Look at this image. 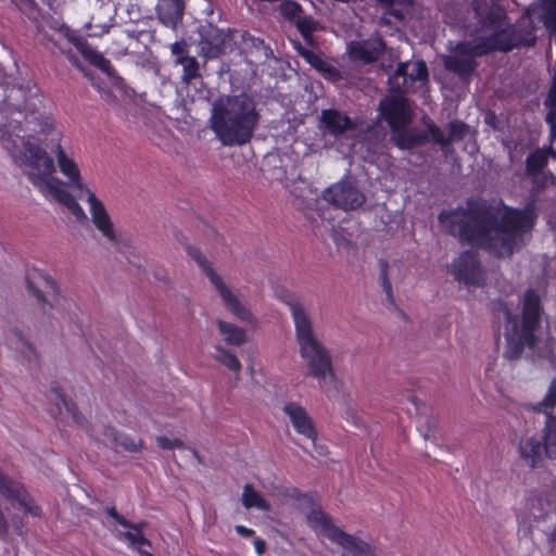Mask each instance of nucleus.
Instances as JSON below:
<instances>
[{
	"label": "nucleus",
	"instance_id": "c756f323",
	"mask_svg": "<svg viewBox=\"0 0 556 556\" xmlns=\"http://www.w3.org/2000/svg\"><path fill=\"white\" fill-rule=\"evenodd\" d=\"M531 505L533 509L539 511L540 516L556 511V488L554 486L553 490L548 492H540L532 498Z\"/></svg>",
	"mask_w": 556,
	"mask_h": 556
},
{
	"label": "nucleus",
	"instance_id": "4d7b16f0",
	"mask_svg": "<svg viewBox=\"0 0 556 556\" xmlns=\"http://www.w3.org/2000/svg\"><path fill=\"white\" fill-rule=\"evenodd\" d=\"M429 130L431 132L432 139H435V140L444 139L443 132L435 125H433V124L429 125Z\"/></svg>",
	"mask_w": 556,
	"mask_h": 556
},
{
	"label": "nucleus",
	"instance_id": "6e6d98bb",
	"mask_svg": "<svg viewBox=\"0 0 556 556\" xmlns=\"http://www.w3.org/2000/svg\"><path fill=\"white\" fill-rule=\"evenodd\" d=\"M440 146L441 151L447 156L452 153V142L453 141H434Z\"/></svg>",
	"mask_w": 556,
	"mask_h": 556
},
{
	"label": "nucleus",
	"instance_id": "a878e982",
	"mask_svg": "<svg viewBox=\"0 0 556 556\" xmlns=\"http://www.w3.org/2000/svg\"><path fill=\"white\" fill-rule=\"evenodd\" d=\"M184 2L182 0H161L159 4V16L165 25H176L182 17Z\"/></svg>",
	"mask_w": 556,
	"mask_h": 556
},
{
	"label": "nucleus",
	"instance_id": "864d4df0",
	"mask_svg": "<svg viewBox=\"0 0 556 556\" xmlns=\"http://www.w3.org/2000/svg\"><path fill=\"white\" fill-rule=\"evenodd\" d=\"M235 530L238 534L244 536V538H250L254 534V531L252 529H249L244 526H241V525H238L235 527Z\"/></svg>",
	"mask_w": 556,
	"mask_h": 556
},
{
	"label": "nucleus",
	"instance_id": "7c9ffc66",
	"mask_svg": "<svg viewBox=\"0 0 556 556\" xmlns=\"http://www.w3.org/2000/svg\"><path fill=\"white\" fill-rule=\"evenodd\" d=\"M176 65L182 66L181 83L190 85L194 79L201 76L200 65L194 56H181L175 60Z\"/></svg>",
	"mask_w": 556,
	"mask_h": 556
},
{
	"label": "nucleus",
	"instance_id": "f257e3e1",
	"mask_svg": "<svg viewBox=\"0 0 556 556\" xmlns=\"http://www.w3.org/2000/svg\"><path fill=\"white\" fill-rule=\"evenodd\" d=\"M438 222L459 243L509 257L525 245L523 236L533 227L534 218L529 210L498 208L486 202L468 201L466 208L443 210Z\"/></svg>",
	"mask_w": 556,
	"mask_h": 556
},
{
	"label": "nucleus",
	"instance_id": "4c0bfd02",
	"mask_svg": "<svg viewBox=\"0 0 556 556\" xmlns=\"http://www.w3.org/2000/svg\"><path fill=\"white\" fill-rule=\"evenodd\" d=\"M295 25L303 38L307 41L311 40L312 33L316 30L317 23L311 16H300L295 20Z\"/></svg>",
	"mask_w": 556,
	"mask_h": 556
},
{
	"label": "nucleus",
	"instance_id": "bb28decb",
	"mask_svg": "<svg viewBox=\"0 0 556 556\" xmlns=\"http://www.w3.org/2000/svg\"><path fill=\"white\" fill-rule=\"evenodd\" d=\"M216 324L227 344L239 346L245 342V331L242 328L222 319H217Z\"/></svg>",
	"mask_w": 556,
	"mask_h": 556
},
{
	"label": "nucleus",
	"instance_id": "9d476101",
	"mask_svg": "<svg viewBox=\"0 0 556 556\" xmlns=\"http://www.w3.org/2000/svg\"><path fill=\"white\" fill-rule=\"evenodd\" d=\"M186 252L205 273L211 283L215 287L216 291L220 295L226 308L231 312L238 319L242 321H251L253 319L251 312L224 282L223 278L217 273H215L204 254L197 247L191 244H186Z\"/></svg>",
	"mask_w": 556,
	"mask_h": 556
},
{
	"label": "nucleus",
	"instance_id": "f3484780",
	"mask_svg": "<svg viewBox=\"0 0 556 556\" xmlns=\"http://www.w3.org/2000/svg\"><path fill=\"white\" fill-rule=\"evenodd\" d=\"M518 453L527 466L536 468L547 456V445L535 435H526L519 441Z\"/></svg>",
	"mask_w": 556,
	"mask_h": 556
},
{
	"label": "nucleus",
	"instance_id": "09e8293b",
	"mask_svg": "<svg viewBox=\"0 0 556 556\" xmlns=\"http://www.w3.org/2000/svg\"><path fill=\"white\" fill-rule=\"evenodd\" d=\"M105 513L110 517H112L122 527H125V525H127V519H125L122 515H119L114 506L106 507Z\"/></svg>",
	"mask_w": 556,
	"mask_h": 556
},
{
	"label": "nucleus",
	"instance_id": "13d9d810",
	"mask_svg": "<svg viewBox=\"0 0 556 556\" xmlns=\"http://www.w3.org/2000/svg\"><path fill=\"white\" fill-rule=\"evenodd\" d=\"M401 150L412 149L420 141H393Z\"/></svg>",
	"mask_w": 556,
	"mask_h": 556
},
{
	"label": "nucleus",
	"instance_id": "9b49d317",
	"mask_svg": "<svg viewBox=\"0 0 556 556\" xmlns=\"http://www.w3.org/2000/svg\"><path fill=\"white\" fill-rule=\"evenodd\" d=\"M454 279L467 288L482 287L485 283V273L475 250H466L448 266Z\"/></svg>",
	"mask_w": 556,
	"mask_h": 556
},
{
	"label": "nucleus",
	"instance_id": "b1692460",
	"mask_svg": "<svg viewBox=\"0 0 556 556\" xmlns=\"http://www.w3.org/2000/svg\"><path fill=\"white\" fill-rule=\"evenodd\" d=\"M526 163L527 173L532 177L534 184L539 187L545 186L546 181L543 175V169L547 163L546 152L542 149H538L528 155Z\"/></svg>",
	"mask_w": 556,
	"mask_h": 556
},
{
	"label": "nucleus",
	"instance_id": "052dcab7",
	"mask_svg": "<svg viewBox=\"0 0 556 556\" xmlns=\"http://www.w3.org/2000/svg\"><path fill=\"white\" fill-rule=\"evenodd\" d=\"M380 5L384 8L392 7L395 0H376Z\"/></svg>",
	"mask_w": 556,
	"mask_h": 556
},
{
	"label": "nucleus",
	"instance_id": "20e7f679",
	"mask_svg": "<svg viewBox=\"0 0 556 556\" xmlns=\"http://www.w3.org/2000/svg\"><path fill=\"white\" fill-rule=\"evenodd\" d=\"M208 122L219 139H251L258 113L254 100L244 92L222 96L212 103Z\"/></svg>",
	"mask_w": 556,
	"mask_h": 556
},
{
	"label": "nucleus",
	"instance_id": "4be33fe9",
	"mask_svg": "<svg viewBox=\"0 0 556 556\" xmlns=\"http://www.w3.org/2000/svg\"><path fill=\"white\" fill-rule=\"evenodd\" d=\"M102 435L104 437V443L111 447H122L129 453H137L143 448L141 440L136 441L111 426L103 427Z\"/></svg>",
	"mask_w": 556,
	"mask_h": 556
},
{
	"label": "nucleus",
	"instance_id": "a19ab883",
	"mask_svg": "<svg viewBox=\"0 0 556 556\" xmlns=\"http://www.w3.org/2000/svg\"><path fill=\"white\" fill-rule=\"evenodd\" d=\"M450 138L448 139H463L468 136H472L469 126L459 121H453L448 124Z\"/></svg>",
	"mask_w": 556,
	"mask_h": 556
},
{
	"label": "nucleus",
	"instance_id": "dca6fc26",
	"mask_svg": "<svg viewBox=\"0 0 556 556\" xmlns=\"http://www.w3.org/2000/svg\"><path fill=\"white\" fill-rule=\"evenodd\" d=\"M84 192L87 193V201L90 206V215L93 225L104 237H106L112 243L116 244L117 238L114 227L103 203L90 189H86Z\"/></svg>",
	"mask_w": 556,
	"mask_h": 556
},
{
	"label": "nucleus",
	"instance_id": "49530a36",
	"mask_svg": "<svg viewBox=\"0 0 556 556\" xmlns=\"http://www.w3.org/2000/svg\"><path fill=\"white\" fill-rule=\"evenodd\" d=\"M206 43H207L206 41H203V45H206ZM222 45H223V40L220 39L215 43H210L207 48L205 46H203L202 47L203 54L206 58H216L220 52Z\"/></svg>",
	"mask_w": 556,
	"mask_h": 556
},
{
	"label": "nucleus",
	"instance_id": "f8f14e48",
	"mask_svg": "<svg viewBox=\"0 0 556 556\" xmlns=\"http://www.w3.org/2000/svg\"><path fill=\"white\" fill-rule=\"evenodd\" d=\"M428 80V70L424 61H406L399 63L395 72L389 77L390 89L393 92L415 90L417 84Z\"/></svg>",
	"mask_w": 556,
	"mask_h": 556
},
{
	"label": "nucleus",
	"instance_id": "cd10ccee",
	"mask_svg": "<svg viewBox=\"0 0 556 556\" xmlns=\"http://www.w3.org/2000/svg\"><path fill=\"white\" fill-rule=\"evenodd\" d=\"M491 309L494 314V317L500 321L505 324V329L511 328L514 332L518 330V318L516 315L511 313L508 308L507 304L502 300H493L491 302Z\"/></svg>",
	"mask_w": 556,
	"mask_h": 556
},
{
	"label": "nucleus",
	"instance_id": "e2e57ef3",
	"mask_svg": "<svg viewBox=\"0 0 556 556\" xmlns=\"http://www.w3.org/2000/svg\"><path fill=\"white\" fill-rule=\"evenodd\" d=\"M222 142H223L224 146H232L233 143L243 144L247 141H228V140H225V141H222Z\"/></svg>",
	"mask_w": 556,
	"mask_h": 556
},
{
	"label": "nucleus",
	"instance_id": "603ef678",
	"mask_svg": "<svg viewBox=\"0 0 556 556\" xmlns=\"http://www.w3.org/2000/svg\"><path fill=\"white\" fill-rule=\"evenodd\" d=\"M13 333H14V334H15V337L18 339V341L23 343V345H24L25 348H27V349H28V350H30V351H33V350H34L33 344H31L28 340H26V339H25V337H24L23 332H22L20 329L15 328V329L13 330Z\"/></svg>",
	"mask_w": 556,
	"mask_h": 556
},
{
	"label": "nucleus",
	"instance_id": "ea45409f",
	"mask_svg": "<svg viewBox=\"0 0 556 556\" xmlns=\"http://www.w3.org/2000/svg\"><path fill=\"white\" fill-rule=\"evenodd\" d=\"M84 53L93 65L99 67L102 72L110 74V72L112 71V64L101 53L93 50H86L84 51Z\"/></svg>",
	"mask_w": 556,
	"mask_h": 556
},
{
	"label": "nucleus",
	"instance_id": "39448f33",
	"mask_svg": "<svg viewBox=\"0 0 556 556\" xmlns=\"http://www.w3.org/2000/svg\"><path fill=\"white\" fill-rule=\"evenodd\" d=\"M283 302L289 307L293 318L299 353L307 365L306 376L314 377L319 382L327 377L333 379L331 355L315 337L313 323L303 304L293 295H288L283 299Z\"/></svg>",
	"mask_w": 556,
	"mask_h": 556
},
{
	"label": "nucleus",
	"instance_id": "f03ea898",
	"mask_svg": "<svg viewBox=\"0 0 556 556\" xmlns=\"http://www.w3.org/2000/svg\"><path fill=\"white\" fill-rule=\"evenodd\" d=\"M472 7L480 17V27L473 39L457 43L442 58L444 67L464 83H468L476 73L477 56L497 50L507 52L518 46H532L535 42L532 26L526 30L516 29L506 22L502 10L490 8L484 0H475Z\"/></svg>",
	"mask_w": 556,
	"mask_h": 556
},
{
	"label": "nucleus",
	"instance_id": "0eeeda50",
	"mask_svg": "<svg viewBox=\"0 0 556 556\" xmlns=\"http://www.w3.org/2000/svg\"><path fill=\"white\" fill-rule=\"evenodd\" d=\"M264 179L270 186L280 185L295 199H304L311 186L296 167L295 160L288 153L274 150L264 155L260 167Z\"/></svg>",
	"mask_w": 556,
	"mask_h": 556
},
{
	"label": "nucleus",
	"instance_id": "5fc2aeb1",
	"mask_svg": "<svg viewBox=\"0 0 556 556\" xmlns=\"http://www.w3.org/2000/svg\"><path fill=\"white\" fill-rule=\"evenodd\" d=\"M254 547L257 555L262 556L266 551V542L262 539H256L254 540Z\"/></svg>",
	"mask_w": 556,
	"mask_h": 556
},
{
	"label": "nucleus",
	"instance_id": "393cba45",
	"mask_svg": "<svg viewBox=\"0 0 556 556\" xmlns=\"http://www.w3.org/2000/svg\"><path fill=\"white\" fill-rule=\"evenodd\" d=\"M538 18L543 23L549 37L556 40V0H540Z\"/></svg>",
	"mask_w": 556,
	"mask_h": 556
},
{
	"label": "nucleus",
	"instance_id": "a18cd8bd",
	"mask_svg": "<svg viewBox=\"0 0 556 556\" xmlns=\"http://www.w3.org/2000/svg\"><path fill=\"white\" fill-rule=\"evenodd\" d=\"M426 431L424 433L425 440H437L435 431L438 428V420L432 416H428L425 421Z\"/></svg>",
	"mask_w": 556,
	"mask_h": 556
},
{
	"label": "nucleus",
	"instance_id": "4468645a",
	"mask_svg": "<svg viewBox=\"0 0 556 556\" xmlns=\"http://www.w3.org/2000/svg\"><path fill=\"white\" fill-rule=\"evenodd\" d=\"M323 199L343 211L359 208L366 201L365 194L351 180H341L323 192Z\"/></svg>",
	"mask_w": 556,
	"mask_h": 556
},
{
	"label": "nucleus",
	"instance_id": "c03bdc74",
	"mask_svg": "<svg viewBox=\"0 0 556 556\" xmlns=\"http://www.w3.org/2000/svg\"><path fill=\"white\" fill-rule=\"evenodd\" d=\"M156 443L163 450L185 447V443L180 439L170 440L166 437H156Z\"/></svg>",
	"mask_w": 556,
	"mask_h": 556
},
{
	"label": "nucleus",
	"instance_id": "412c9836",
	"mask_svg": "<svg viewBox=\"0 0 556 556\" xmlns=\"http://www.w3.org/2000/svg\"><path fill=\"white\" fill-rule=\"evenodd\" d=\"M283 412L289 416L293 427L299 433L305 435L307 439L315 440L316 430L303 407L295 403H288L285 405Z\"/></svg>",
	"mask_w": 556,
	"mask_h": 556
},
{
	"label": "nucleus",
	"instance_id": "774afa93",
	"mask_svg": "<svg viewBox=\"0 0 556 556\" xmlns=\"http://www.w3.org/2000/svg\"><path fill=\"white\" fill-rule=\"evenodd\" d=\"M192 455L198 459V462H199V463H201V462H202V459H201V457H200L199 453H198L195 450H192Z\"/></svg>",
	"mask_w": 556,
	"mask_h": 556
},
{
	"label": "nucleus",
	"instance_id": "58836bf2",
	"mask_svg": "<svg viewBox=\"0 0 556 556\" xmlns=\"http://www.w3.org/2000/svg\"><path fill=\"white\" fill-rule=\"evenodd\" d=\"M280 13L288 20L295 22L301 16L302 9L299 3L292 0H286L279 5Z\"/></svg>",
	"mask_w": 556,
	"mask_h": 556
},
{
	"label": "nucleus",
	"instance_id": "423d86ee",
	"mask_svg": "<svg viewBox=\"0 0 556 556\" xmlns=\"http://www.w3.org/2000/svg\"><path fill=\"white\" fill-rule=\"evenodd\" d=\"M37 101L36 93L30 89L24 87L10 88L0 110V128L10 134V130L16 129L25 119L26 128L34 131L35 136H61V130L51 116L27 119L28 114H33L36 110Z\"/></svg>",
	"mask_w": 556,
	"mask_h": 556
},
{
	"label": "nucleus",
	"instance_id": "6ab92c4d",
	"mask_svg": "<svg viewBox=\"0 0 556 556\" xmlns=\"http://www.w3.org/2000/svg\"><path fill=\"white\" fill-rule=\"evenodd\" d=\"M383 48L384 45L380 38H370L368 40L351 42L349 45V53L355 61L371 63L380 56Z\"/></svg>",
	"mask_w": 556,
	"mask_h": 556
},
{
	"label": "nucleus",
	"instance_id": "37998d69",
	"mask_svg": "<svg viewBox=\"0 0 556 556\" xmlns=\"http://www.w3.org/2000/svg\"><path fill=\"white\" fill-rule=\"evenodd\" d=\"M539 405L544 408H553L556 405V378L551 381L547 393Z\"/></svg>",
	"mask_w": 556,
	"mask_h": 556
},
{
	"label": "nucleus",
	"instance_id": "c9c22d12",
	"mask_svg": "<svg viewBox=\"0 0 556 556\" xmlns=\"http://www.w3.org/2000/svg\"><path fill=\"white\" fill-rule=\"evenodd\" d=\"M378 266H379V280H380V283H381V287L387 295V300L390 302V303H394V296H393V292H392V285H391V281L389 279V275H388V269H389V263L383 260V258H380L378 261Z\"/></svg>",
	"mask_w": 556,
	"mask_h": 556
},
{
	"label": "nucleus",
	"instance_id": "de8ad7c7",
	"mask_svg": "<svg viewBox=\"0 0 556 556\" xmlns=\"http://www.w3.org/2000/svg\"><path fill=\"white\" fill-rule=\"evenodd\" d=\"M170 52L173 55H176V59H180L181 56H189L187 54V43L184 40L172 43Z\"/></svg>",
	"mask_w": 556,
	"mask_h": 556
},
{
	"label": "nucleus",
	"instance_id": "aec40b11",
	"mask_svg": "<svg viewBox=\"0 0 556 556\" xmlns=\"http://www.w3.org/2000/svg\"><path fill=\"white\" fill-rule=\"evenodd\" d=\"M0 493L9 501H16L18 505L30 514L36 510L30 505V497L18 482L0 472Z\"/></svg>",
	"mask_w": 556,
	"mask_h": 556
},
{
	"label": "nucleus",
	"instance_id": "f704fd0d",
	"mask_svg": "<svg viewBox=\"0 0 556 556\" xmlns=\"http://www.w3.org/2000/svg\"><path fill=\"white\" fill-rule=\"evenodd\" d=\"M214 358L236 374H239L241 370V363L239 362L238 357L220 346L216 348V354L214 355Z\"/></svg>",
	"mask_w": 556,
	"mask_h": 556
},
{
	"label": "nucleus",
	"instance_id": "c85d7f7f",
	"mask_svg": "<svg viewBox=\"0 0 556 556\" xmlns=\"http://www.w3.org/2000/svg\"><path fill=\"white\" fill-rule=\"evenodd\" d=\"M544 418L542 439L547 445V457L556 459V416L546 414Z\"/></svg>",
	"mask_w": 556,
	"mask_h": 556
},
{
	"label": "nucleus",
	"instance_id": "0e129e2a",
	"mask_svg": "<svg viewBox=\"0 0 556 556\" xmlns=\"http://www.w3.org/2000/svg\"><path fill=\"white\" fill-rule=\"evenodd\" d=\"M137 552L140 554V556H153L150 552L142 548H137Z\"/></svg>",
	"mask_w": 556,
	"mask_h": 556
},
{
	"label": "nucleus",
	"instance_id": "69168bd1",
	"mask_svg": "<svg viewBox=\"0 0 556 556\" xmlns=\"http://www.w3.org/2000/svg\"><path fill=\"white\" fill-rule=\"evenodd\" d=\"M520 24H531V21L529 18V16H522L521 20H520Z\"/></svg>",
	"mask_w": 556,
	"mask_h": 556
},
{
	"label": "nucleus",
	"instance_id": "6e6552de",
	"mask_svg": "<svg viewBox=\"0 0 556 556\" xmlns=\"http://www.w3.org/2000/svg\"><path fill=\"white\" fill-rule=\"evenodd\" d=\"M543 308L541 299L536 291L529 289L526 291L522 301V325L518 326V330L514 332L511 328L505 329L506 346L503 357L507 361L518 359L525 345L534 348L536 338L534 331L539 328Z\"/></svg>",
	"mask_w": 556,
	"mask_h": 556
},
{
	"label": "nucleus",
	"instance_id": "680f3d73",
	"mask_svg": "<svg viewBox=\"0 0 556 556\" xmlns=\"http://www.w3.org/2000/svg\"><path fill=\"white\" fill-rule=\"evenodd\" d=\"M176 238H177V240H178L181 244H184L185 247H186V244H188V243L186 242V238H185V236H184L181 232H177V233H176Z\"/></svg>",
	"mask_w": 556,
	"mask_h": 556
},
{
	"label": "nucleus",
	"instance_id": "8fccbe9b",
	"mask_svg": "<svg viewBox=\"0 0 556 556\" xmlns=\"http://www.w3.org/2000/svg\"><path fill=\"white\" fill-rule=\"evenodd\" d=\"M147 527H148L147 521H140V522L134 523V522H130L127 520V525H125L124 528L129 529V531L143 533V531Z\"/></svg>",
	"mask_w": 556,
	"mask_h": 556
},
{
	"label": "nucleus",
	"instance_id": "ddd939ff",
	"mask_svg": "<svg viewBox=\"0 0 556 556\" xmlns=\"http://www.w3.org/2000/svg\"><path fill=\"white\" fill-rule=\"evenodd\" d=\"M402 93L389 94L379 103L380 115L394 131L403 130L412 121V105Z\"/></svg>",
	"mask_w": 556,
	"mask_h": 556
},
{
	"label": "nucleus",
	"instance_id": "3c124183",
	"mask_svg": "<svg viewBox=\"0 0 556 556\" xmlns=\"http://www.w3.org/2000/svg\"><path fill=\"white\" fill-rule=\"evenodd\" d=\"M43 280H45L46 287L49 288L55 295H59L60 288H59L56 281L48 275L43 276Z\"/></svg>",
	"mask_w": 556,
	"mask_h": 556
},
{
	"label": "nucleus",
	"instance_id": "1a4fd4ad",
	"mask_svg": "<svg viewBox=\"0 0 556 556\" xmlns=\"http://www.w3.org/2000/svg\"><path fill=\"white\" fill-rule=\"evenodd\" d=\"M307 522L317 534L327 536L332 543L349 552L351 556H377L374 546L337 527L333 519L319 507L313 508L308 513Z\"/></svg>",
	"mask_w": 556,
	"mask_h": 556
},
{
	"label": "nucleus",
	"instance_id": "473e14b6",
	"mask_svg": "<svg viewBox=\"0 0 556 556\" xmlns=\"http://www.w3.org/2000/svg\"><path fill=\"white\" fill-rule=\"evenodd\" d=\"M242 504L245 508L256 507L263 511L270 510V504L263 498L251 484H245L242 493Z\"/></svg>",
	"mask_w": 556,
	"mask_h": 556
},
{
	"label": "nucleus",
	"instance_id": "e433bc0d",
	"mask_svg": "<svg viewBox=\"0 0 556 556\" xmlns=\"http://www.w3.org/2000/svg\"><path fill=\"white\" fill-rule=\"evenodd\" d=\"M242 42L244 49H254L256 51H263V55L265 58H268V55L271 53V50L265 46V42L263 39L254 37L250 35L249 33L242 34Z\"/></svg>",
	"mask_w": 556,
	"mask_h": 556
},
{
	"label": "nucleus",
	"instance_id": "a211bd4d",
	"mask_svg": "<svg viewBox=\"0 0 556 556\" xmlns=\"http://www.w3.org/2000/svg\"><path fill=\"white\" fill-rule=\"evenodd\" d=\"M56 160L61 173L68 178V182H64V187H72L77 191V197H79V193L84 192L88 188L81 180L77 164L65 153L60 144L56 146Z\"/></svg>",
	"mask_w": 556,
	"mask_h": 556
},
{
	"label": "nucleus",
	"instance_id": "338daca9",
	"mask_svg": "<svg viewBox=\"0 0 556 556\" xmlns=\"http://www.w3.org/2000/svg\"><path fill=\"white\" fill-rule=\"evenodd\" d=\"M70 60H71V62H72L73 64H75V65H77V64H78V60H77V58H76L75 55L71 54V55H70Z\"/></svg>",
	"mask_w": 556,
	"mask_h": 556
},
{
	"label": "nucleus",
	"instance_id": "2f4dec72",
	"mask_svg": "<svg viewBox=\"0 0 556 556\" xmlns=\"http://www.w3.org/2000/svg\"><path fill=\"white\" fill-rule=\"evenodd\" d=\"M25 287L27 292L33 295L38 305L42 316L50 317L53 304L48 300L45 292L35 285L28 277L25 278Z\"/></svg>",
	"mask_w": 556,
	"mask_h": 556
},
{
	"label": "nucleus",
	"instance_id": "7ed1b4c3",
	"mask_svg": "<svg viewBox=\"0 0 556 556\" xmlns=\"http://www.w3.org/2000/svg\"><path fill=\"white\" fill-rule=\"evenodd\" d=\"M5 149L13 161L25 167L30 182L43 194H50L64 205L77 222L86 223L88 217L75 197L64 189V181L54 177L53 159L36 141H9Z\"/></svg>",
	"mask_w": 556,
	"mask_h": 556
},
{
	"label": "nucleus",
	"instance_id": "2eb2a0df",
	"mask_svg": "<svg viewBox=\"0 0 556 556\" xmlns=\"http://www.w3.org/2000/svg\"><path fill=\"white\" fill-rule=\"evenodd\" d=\"M318 128L325 136L339 137L356 130L357 121L338 109H326L319 114Z\"/></svg>",
	"mask_w": 556,
	"mask_h": 556
},
{
	"label": "nucleus",
	"instance_id": "bf43d9fd",
	"mask_svg": "<svg viewBox=\"0 0 556 556\" xmlns=\"http://www.w3.org/2000/svg\"><path fill=\"white\" fill-rule=\"evenodd\" d=\"M547 541L552 544L553 548H556V523L552 527L547 533Z\"/></svg>",
	"mask_w": 556,
	"mask_h": 556
},
{
	"label": "nucleus",
	"instance_id": "79ce46f5",
	"mask_svg": "<svg viewBox=\"0 0 556 556\" xmlns=\"http://www.w3.org/2000/svg\"><path fill=\"white\" fill-rule=\"evenodd\" d=\"M123 536L136 548H140V546H152L151 541L147 539L143 533L126 531L123 533Z\"/></svg>",
	"mask_w": 556,
	"mask_h": 556
},
{
	"label": "nucleus",
	"instance_id": "72a5a7b5",
	"mask_svg": "<svg viewBox=\"0 0 556 556\" xmlns=\"http://www.w3.org/2000/svg\"><path fill=\"white\" fill-rule=\"evenodd\" d=\"M301 54L314 68L326 74L328 77L332 78L338 76L337 70L315 52L303 50Z\"/></svg>",
	"mask_w": 556,
	"mask_h": 556
},
{
	"label": "nucleus",
	"instance_id": "5701e85b",
	"mask_svg": "<svg viewBox=\"0 0 556 556\" xmlns=\"http://www.w3.org/2000/svg\"><path fill=\"white\" fill-rule=\"evenodd\" d=\"M49 400L55 406L53 409H51L53 415H61L62 409L65 408L67 414L72 416L75 422L83 424L85 421V418L78 412L76 404L72 401H68L59 388H51Z\"/></svg>",
	"mask_w": 556,
	"mask_h": 556
}]
</instances>
